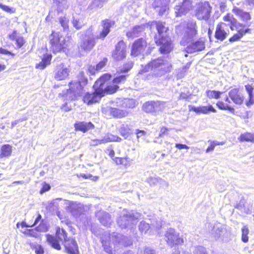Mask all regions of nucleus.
<instances>
[{"instance_id":"obj_50","label":"nucleus","mask_w":254,"mask_h":254,"mask_svg":"<svg viewBox=\"0 0 254 254\" xmlns=\"http://www.w3.org/2000/svg\"><path fill=\"white\" fill-rule=\"evenodd\" d=\"M136 134L137 137L139 138L142 136L145 135L146 134V132L144 130L137 129L136 130Z\"/></svg>"},{"instance_id":"obj_4","label":"nucleus","mask_w":254,"mask_h":254,"mask_svg":"<svg viewBox=\"0 0 254 254\" xmlns=\"http://www.w3.org/2000/svg\"><path fill=\"white\" fill-rule=\"evenodd\" d=\"M72 42L71 36L64 37L59 32L53 30L49 35L50 48L53 54L65 52Z\"/></svg>"},{"instance_id":"obj_40","label":"nucleus","mask_w":254,"mask_h":254,"mask_svg":"<svg viewBox=\"0 0 254 254\" xmlns=\"http://www.w3.org/2000/svg\"><path fill=\"white\" fill-rule=\"evenodd\" d=\"M120 134L125 138H127L128 137L129 133V129L126 127H122L120 130Z\"/></svg>"},{"instance_id":"obj_59","label":"nucleus","mask_w":254,"mask_h":254,"mask_svg":"<svg viewBox=\"0 0 254 254\" xmlns=\"http://www.w3.org/2000/svg\"><path fill=\"white\" fill-rule=\"evenodd\" d=\"M62 223H64L67 226H69L71 224V222L69 220H66L65 221H62Z\"/></svg>"},{"instance_id":"obj_13","label":"nucleus","mask_w":254,"mask_h":254,"mask_svg":"<svg viewBox=\"0 0 254 254\" xmlns=\"http://www.w3.org/2000/svg\"><path fill=\"white\" fill-rule=\"evenodd\" d=\"M198 33V27L196 21H191L188 22L186 29V33L184 36L185 41L192 40Z\"/></svg>"},{"instance_id":"obj_41","label":"nucleus","mask_w":254,"mask_h":254,"mask_svg":"<svg viewBox=\"0 0 254 254\" xmlns=\"http://www.w3.org/2000/svg\"><path fill=\"white\" fill-rule=\"evenodd\" d=\"M78 178H82L83 179H90L93 180H96L98 178L97 177H93L90 174H80L77 175Z\"/></svg>"},{"instance_id":"obj_26","label":"nucleus","mask_w":254,"mask_h":254,"mask_svg":"<svg viewBox=\"0 0 254 254\" xmlns=\"http://www.w3.org/2000/svg\"><path fill=\"white\" fill-rule=\"evenodd\" d=\"M245 87L249 96L248 100L246 102V105L250 107L254 104V88L252 85L249 84L246 85Z\"/></svg>"},{"instance_id":"obj_32","label":"nucleus","mask_w":254,"mask_h":254,"mask_svg":"<svg viewBox=\"0 0 254 254\" xmlns=\"http://www.w3.org/2000/svg\"><path fill=\"white\" fill-rule=\"evenodd\" d=\"M222 94V92L217 90H207L205 91V95L209 99H218Z\"/></svg>"},{"instance_id":"obj_43","label":"nucleus","mask_w":254,"mask_h":254,"mask_svg":"<svg viewBox=\"0 0 254 254\" xmlns=\"http://www.w3.org/2000/svg\"><path fill=\"white\" fill-rule=\"evenodd\" d=\"M171 128H167L165 127H163L160 128V132L158 135L159 137H164L165 135L168 134V131L170 130Z\"/></svg>"},{"instance_id":"obj_53","label":"nucleus","mask_w":254,"mask_h":254,"mask_svg":"<svg viewBox=\"0 0 254 254\" xmlns=\"http://www.w3.org/2000/svg\"><path fill=\"white\" fill-rule=\"evenodd\" d=\"M42 218V216L40 213L37 214V217L36 218L35 221L33 223L31 224L32 227L35 226L38 222L40 221V220Z\"/></svg>"},{"instance_id":"obj_7","label":"nucleus","mask_w":254,"mask_h":254,"mask_svg":"<svg viewBox=\"0 0 254 254\" xmlns=\"http://www.w3.org/2000/svg\"><path fill=\"white\" fill-rule=\"evenodd\" d=\"M149 44L146 38L140 37L135 40L130 46V55L136 57L142 54L147 49Z\"/></svg>"},{"instance_id":"obj_5","label":"nucleus","mask_w":254,"mask_h":254,"mask_svg":"<svg viewBox=\"0 0 254 254\" xmlns=\"http://www.w3.org/2000/svg\"><path fill=\"white\" fill-rule=\"evenodd\" d=\"M172 68L171 64L165 59L160 57L151 59L139 71L140 74L148 72L150 70H156L164 74L169 72Z\"/></svg>"},{"instance_id":"obj_33","label":"nucleus","mask_w":254,"mask_h":254,"mask_svg":"<svg viewBox=\"0 0 254 254\" xmlns=\"http://www.w3.org/2000/svg\"><path fill=\"white\" fill-rule=\"evenodd\" d=\"M218 108L221 110H228L230 112L234 113V108L228 104H225L222 101H219L216 103Z\"/></svg>"},{"instance_id":"obj_46","label":"nucleus","mask_w":254,"mask_h":254,"mask_svg":"<svg viewBox=\"0 0 254 254\" xmlns=\"http://www.w3.org/2000/svg\"><path fill=\"white\" fill-rule=\"evenodd\" d=\"M106 152H107L108 154V155L113 159L114 161V159H115V152L114 150V149L112 148V146H111L110 147L107 148L106 150Z\"/></svg>"},{"instance_id":"obj_18","label":"nucleus","mask_w":254,"mask_h":254,"mask_svg":"<svg viewBox=\"0 0 254 254\" xmlns=\"http://www.w3.org/2000/svg\"><path fill=\"white\" fill-rule=\"evenodd\" d=\"M189 108L190 111H193L197 114H208L210 112H216V110L211 105H208V106H200L198 107L190 105Z\"/></svg>"},{"instance_id":"obj_28","label":"nucleus","mask_w":254,"mask_h":254,"mask_svg":"<svg viewBox=\"0 0 254 254\" xmlns=\"http://www.w3.org/2000/svg\"><path fill=\"white\" fill-rule=\"evenodd\" d=\"M12 146L6 144L2 145L0 149V158H5L9 157L12 153Z\"/></svg>"},{"instance_id":"obj_6","label":"nucleus","mask_w":254,"mask_h":254,"mask_svg":"<svg viewBox=\"0 0 254 254\" xmlns=\"http://www.w3.org/2000/svg\"><path fill=\"white\" fill-rule=\"evenodd\" d=\"M47 242L54 249L57 250L61 249L59 241L66 242L68 239L67 233L63 228L57 227L56 230L55 236L48 234L46 236Z\"/></svg>"},{"instance_id":"obj_31","label":"nucleus","mask_w":254,"mask_h":254,"mask_svg":"<svg viewBox=\"0 0 254 254\" xmlns=\"http://www.w3.org/2000/svg\"><path fill=\"white\" fill-rule=\"evenodd\" d=\"M95 43L94 39L85 40L81 43L80 47L84 51H90L94 47Z\"/></svg>"},{"instance_id":"obj_19","label":"nucleus","mask_w":254,"mask_h":254,"mask_svg":"<svg viewBox=\"0 0 254 254\" xmlns=\"http://www.w3.org/2000/svg\"><path fill=\"white\" fill-rule=\"evenodd\" d=\"M205 49L204 42L199 39L195 42L192 43L186 48L187 52L189 53H193L201 51Z\"/></svg>"},{"instance_id":"obj_44","label":"nucleus","mask_w":254,"mask_h":254,"mask_svg":"<svg viewBox=\"0 0 254 254\" xmlns=\"http://www.w3.org/2000/svg\"><path fill=\"white\" fill-rule=\"evenodd\" d=\"M51 189V186L49 184L44 182L42 184V186L40 190V193L42 194Z\"/></svg>"},{"instance_id":"obj_58","label":"nucleus","mask_w":254,"mask_h":254,"mask_svg":"<svg viewBox=\"0 0 254 254\" xmlns=\"http://www.w3.org/2000/svg\"><path fill=\"white\" fill-rule=\"evenodd\" d=\"M247 3L249 5H254V0H246Z\"/></svg>"},{"instance_id":"obj_35","label":"nucleus","mask_w":254,"mask_h":254,"mask_svg":"<svg viewBox=\"0 0 254 254\" xmlns=\"http://www.w3.org/2000/svg\"><path fill=\"white\" fill-rule=\"evenodd\" d=\"M242 241L244 243H247L249 241L248 234L249 233V230L248 226H244L242 228Z\"/></svg>"},{"instance_id":"obj_57","label":"nucleus","mask_w":254,"mask_h":254,"mask_svg":"<svg viewBox=\"0 0 254 254\" xmlns=\"http://www.w3.org/2000/svg\"><path fill=\"white\" fill-rule=\"evenodd\" d=\"M6 68L5 64L0 63V72L5 70Z\"/></svg>"},{"instance_id":"obj_30","label":"nucleus","mask_w":254,"mask_h":254,"mask_svg":"<svg viewBox=\"0 0 254 254\" xmlns=\"http://www.w3.org/2000/svg\"><path fill=\"white\" fill-rule=\"evenodd\" d=\"M131 159L127 156L124 157H116L114 159V162L117 165L123 166L125 167L129 166L131 163Z\"/></svg>"},{"instance_id":"obj_60","label":"nucleus","mask_w":254,"mask_h":254,"mask_svg":"<svg viewBox=\"0 0 254 254\" xmlns=\"http://www.w3.org/2000/svg\"><path fill=\"white\" fill-rule=\"evenodd\" d=\"M24 182L22 181H14L13 184H22Z\"/></svg>"},{"instance_id":"obj_56","label":"nucleus","mask_w":254,"mask_h":254,"mask_svg":"<svg viewBox=\"0 0 254 254\" xmlns=\"http://www.w3.org/2000/svg\"><path fill=\"white\" fill-rule=\"evenodd\" d=\"M66 104H67L66 103H65V104H63V105L61 106V108L62 109H63V110H64V112H67V111H70V110H71V109H70V108L64 109V107H66Z\"/></svg>"},{"instance_id":"obj_39","label":"nucleus","mask_w":254,"mask_h":254,"mask_svg":"<svg viewBox=\"0 0 254 254\" xmlns=\"http://www.w3.org/2000/svg\"><path fill=\"white\" fill-rule=\"evenodd\" d=\"M23 233L27 236H30L32 237L36 238L38 235L36 229H27Z\"/></svg>"},{"instance_id":"obj_45","label":"nucleus","mask_w":254,"mask_h":254,"mask_svg":"<svg viewBox=\"0 0 254 254\" xmlns=\"http://www.w3.org/2000/svg\"><path fill=\"white\" fill-rule=\"evenodd\" d=\"M2 9L9 13H15L16 10L15 8L11 7L8 5H3Z\"/></svg>"},{"instance_id":"obj_55","label":"nucleus","mask_w":254,"mask_h":254,"mask_svg":"<svg viewBox=\"0 0 254 254\" xmlns=\"http://www.w3.org/2000/svg\"><path fill=\"white\" fill-rule=\"evenodd\" d=\"M20 225L22 227H32V225L31 224H28L26 223L25 221H22L21 222Z\"/></svg>"},{"instance_id":"obj_23","label":"nucleus","mask_w":254,"mask_h":254,"mask_svg":"<svg viewBox=\"0 0 254 254\" xmlns=\"http://www.w3.org/2000/svg\"><path fill=\"white\" fill-rule=\"evenodd\" d=\"M122 140L121 137L111 133H107L101 140H95L94 145H98L102 143H105L110 142H120Z\"/></svg>"},{"instance_id":"obj_20","label":"nucleus","mask_w":254,"mask_h":254,"mask_svg":"<svg viewBox=\"0 0 254 254\" xmlns=\"http://www.w3.org/2000/svg\"><path fill=\"white\" fill-rule=\"evenodd\" d=\"M64 246L66 253L69 254H77L78 253V247L74 240H67L65 242Z\"/></svg>"},{"instance_id":"obj_54","label":"nucleus","mask_w":254,"mask_h":254,"mask_svg":"<svg viewBox=\"0 0 254 254\" xmlns=\"http://www.w3.org/2000/svg\"><path fill=\"white\" fill-rule=\"evenodd\" d=\"M144 253H145L146 254H152L153 250L149 248H145L144 249Z\"/></svg>"},{"instance_id":"obj_21","label":"nucleus","mask_w":254,"mask_h":254,"mask_svg":"<svg viewBox=\"0 0 254 254\" xmlns=\"http://www.w3.org/2000/svg\"><path fill=\"white\" fill-rule=\"evenodd\" d=\"M74 127L75 130L85 133L90 129H93L94 125L90 122H78L74 124Z\"/></svg>"},{"instance_id":"obj_1","label":"nucleus","mask_w":254,"mask_h":254,"mask_svg":"<svg viewBox=\"0 0 254 254\" xmlns=\"http://www.w3.org/2000/svg\"><path fill=\"white\" fill-rule=\"evenodd\" d=\"M127 74L117 75L112 78V75L105 73L101 75L93 86L94 91L87 92L83 96L82 101L87 105L98 103L105 95H112L121 90L120 86L127 80Z\"/></svg>"},{"instance_id":"obj_8","label":"nucleus","mask_w":254,"mask_h":254,"mask_svg":"<svg viewBox=\"0 0 254 254\" xmlns=\"http://www.w3.org/2000/svg\"><path fill=\"white\" fill-rule=\"evenodd\" d=\"M127 48L124 40H120L115 45L112 52L111 57L115 62H119L125 60L127 57Z\"/></svg>"},{"instance_id":"obj_11","label":"nucleus","mask_w":254,"mask_h":254,"mask_svg":"<svg viewBox=\"0 0 254 254\" xmlns=\"http://www.w3.org/2000/svg\"><path fill=\"white\" fill-rule=\"evenodd\" d=\"M227 24L220 21L217 24L214 33V37L221 42L225 40L229 34V30L227 28Z\"/></svg>"},{"instance_id":"obj_10","label":"nucleus","mask_w":254,"mask_h":254,"mask_svg":"<svg viewBox=\"0 0 254 254\" xmlns=\"http://www.w3.org/2000/svg\"><path fill=\"white\" fill-rule=\"evenodd\" d=\"M7 37L10 40L14 42L15 50L23 49L26 45V38L22 36L17 30H13Z\"/></svg>"},{"instance_id":"obj_29","label":"nucleus","mask_w":254,"mask_h":254,"mask_svg":"<svg viewBox=\"0 0 254 254\" xmlns=\"http://www.w3.org/2000/svg\"><path fill=\"white\" fill-rule=\"evenodd\" d=\"M68 85L69 86L68 91L70 92H79L80 93L83 90V87L79 81H71L69 83Z\"/></svg>"},{"instance_id":"obj_16","label":"nucleus","mask_w":254,"mask_h":254,"mask_svg":"<svg viewBox=\"0 0 254 254\" xmlns=\"http://www.w3.org/2000/svg\"><path fill=\"white\" fill-rule=\"evenodd\" d=\"M115 24V21L114 20H110L108 19H105L101 21V24L103 27L102 30L99 33V35L97 36V39L104 40L108 34L110 32L111 28Z\"/></svg>"},{"instance_id":"obj_64","label":"nucleus","mask_w":254,"mask_h":254,"mask_svg":"<svg viewBox=\"0 0 254 254\" xmlns=\"http://www.w3.org/2000/svg\"><path fill=\"white\" fill-rule=\"evenodd\" d=\"M18 123V121H15L13 122H12V126H14V125H16Z\"/></svg>"},{"instance_id":"obj_27","label":"nucleus","mask_w":254,"mask_h":254,"mask_svg":"<svg viewBox=\"0 0 254 254\" xmlns=\"http://www.w3.org/2000/svg\"><path fill=\"white\" fill-rule=\"evenodd\" d=\"M239 142H249L254 143V133L245 132L242 133L238 137Z\"/></svg>"},{"instance_id":"obj_9","label":"nucleus","mask_w":254,"mask_h":254,"mask_svg":"<svg viewBox=\"0 0 254 254\" xmlns=\"http://www.w3.org/2000/svg\"><path fill=\"white\" fill-rule=\"evenodd\" d=\"M211 7L208 1L199 2L197 6L195 15L199 20H208L210 16Z\"/></svg>"},{"instance_id":"obj_34","label":"nucleus","mask_w":254,"mask_h":254,"mask_svg":"<svg viewBox=\"0 0 254 254\" xmlns=\"http://www.w3.org/2000/svg\"><path fill=\"white\" fill-rule=\"evenodd\" d=\"M208 142L210 143V145L205 150V152L207 153L212 151L216 146L222 145L225 143L224 142H218L214 140H208Z\"/></svg>"},{"instance_id":"obj_52","label":"nucleus","mask_w":254,"mask_h":254,"mask_svg":"<svg viewBox=\"0 0 254 254\" xmlns=\"http://www.w3.org/2000/svg\"><path fill=\"white\" fill-rule=\"evenodd\" d=\"M175 146L179 149H188L189 148V147L186 144L177 143V144H176Z\"/></svg>"},{"instance_id":"obj_15","label":"nucleus","mask_w":254,"mask_h":254,"mask_svg":"<svg viewBox=\"0 0 254 254\" xmlns=\"http://www.w3.org/2000/svg\"><path fill=\"white\" fill-rule=\"evenodd\" d=\"M69 70L64 63L56 66L54 71V77L58 81L64 80L69 75Z\"/></svg>"},{"instance_id":"obj_47","label":"nucleus","mask_w":254,"mask_h":254,"mask_svg":"<svg viewBox=\"0 0 254 254\" xmlns=\"http://www.w3.org/2000/svg\"><path fill=\"white\" fill-rule=\"evenodd\" d=\"M0 55H10L12 57L15 56V54L2 47H0Z\"/></svg>"},{"instance_id":"obj_63","label":"nucleus","mask_w":254,"mask_h":254,"mask_svg":"<svg viewBox=\"0 0 254 254\" xmlns=\"http://www.w3.org/2000/svg\"><path fill=\"white\" fill-rule=\"evenodd\" d=\"M225 101L226 102H228V103H230V100H229V98H228V97H226V98H225Z\"/></svg>"},{"instance_id":"obj_51","label":"nucleus","mask_w":254,"mask_h":254,"mask_svg":"<svg viewBox=\"0 0 254 254\" xmlns=\"http://www.w3.org/2000/svg\"><path fill=\"white\" fill-rule=\"evenodd\" d=\"M73 26L76 29L78 30L81 28L82 25L80 24L79 21L77 20H75L72 22Z\"/></svg>"},{"instance_id":"obj_22","label":"nucleus","mask_w":254,"mask_h":254,"mask_svg":"<svg viewBox=\"0 0 254 254\" xmlns=\"http://www.w3.org/2000/svg\"><path fill=\"white\" fill-rule=\"evenodd\" d=\"M52 57L53 56L51 54L47 53L44 54L41 59V61L36 64L35 68L40 70L45 69L48 65L51 64Z\"/></svg>"},{"instance_id":"obj_24","label":"nucleus","mask_w":254,"mask_h":254,"mask_svg":"<svg viewBox=\"0 0 254 254\" xmlns=\"http://www.w3.org/2000/svg\"><path fill=\"white\" fill-rule=\"evenodd\" d=\"M161 105L159 101H148L145 102L142 107L143 110L147 113H152L155 112L157 108Z\"/></svg>"},{"instance_id":"obj_42","label":"nucleus","mask_w":254,"mask_h":254,"mask_svg":"<svg viewBox=\"0 0 254 254\" xmlns=\"http://www.w3.org/2000/svg\"><path fill=\"white\" fill-rule=\"evenodd\" d=\"M108 62V59L106 58H103V59L99 62L96 65V68L95 69L97 71L100 70L104 66H105L107 63Z\"/></svg>"},{"instance_id":"obj_48","label":"nucleus","mask_w":254,"mask_h":254,"mask_svg":"<svg viewBox=\"0 0 254 254\" xmlns=\"http://www.w3.org/2000/svg\"><path fill=\"white\" fill-rule=\"evenodd\" d=\"M191 97L190 94H187L185 92H181L180 94L179 99V100H188Z\"/></svg>"},{"instance_id":"obj_12","label":"nucleus","mask_w":254,"mask_h":254,"mask_svg":"<svg viewBox=\"0 0 254 254\" xmlns=\"http://www.w3.org/2000/svg\"><path fill=\"white\" fill-rule=\"evenodd\" d=\"M167 243L171 246L178 245L183 243V239L179 237L178 233H177L174 229H170L165 234Z\"/></svg>"},{"instance_id":"obj_49","label":"nucleus","mask_w":254,"mask_h":254,"mask_svg":"<svg viewBox=\"0 0 254 254\" xmlns=\"http://www.w3.org/2000/svg\"><path fill=\"white\" fill-rule=\"evenodd\" d=\"M36 254H43L44 253L43 248L40 245H37L34 247Z\"/></svg>"},{"instance_id":"obj_14","label":"nucleus","mask_w":254,"mask_h":254,"mask_svg":"<svg viewBox=\"0 0 254 254\" xmlns=\"http://www.w3.org/2000/svg\"><path fill=\"white\" fill-rule=\"evenodd\" d=\"M228 95L233 102L237 105H242L245 101V96L239 88L232 89L228 92Z\"/></svg>"},{"instance_id":"obj_2","label":"nucleus","mask_w":254,"mask_h":254,"mask_svg":"<svg viewBox=\"0 0 254 254\" xmlns=\"http://www.w3.org/2000/svg\"><path fill=\"white\" fill-rule=\"evenodd\" d=\"M151 25H155L158 35L154 36V42L158 47V52L162 55H168L171 53L174 48L173 41L169 35H163L167 33L169 28L166 26V22L161 21L154 20Z\"/></svg>"},{"instance_id":"obj_25","label":"nucleus","mask_w":254,"mask_h":254,"mask_svg":"<svg viewBox=\"0 0 254 254\" xmlns=\"http://www.w3.org/2000/svg\"><path fill=\"white\" fill-rule=\"evenodd\" d=\"M109 113L110 116L116 119L123 118L127 115L126 111L114 107H111L109 109Z\"/></svg>"},{"instance_id":"obj_61","label":"nucleus","mask_w":254,"mask_h":254,"mask_svg":"<svg viewBox=\"0 0 254 254\" xmlns=\"http://www.w3.org/2000/svg\"><path fill=\"white\" fill-rule=\"evenodd\" d=\"M155 75H156L155 74H149V75H148V76L147 77V78L148 79H150V78H149V77H152V76H155Z\"/></svg>"},{"instance_id":"obj_62","label":"nucleus","mask_w":254,"mask_h":254,"mask_svg":"<svg viewBox=\"0 0 254 254\" xmlns=\"http://www.w3.org/2000/svg\"><path fill=\"white\" fill-rule=\"evenodd\" d=\"M87 30L89 31L90 32H92V31H93V27H92V26H90Z\"/></svg>"},{"instance_id":"obj_36","label":"nucleus","mask_w":254,"mask_h":254,"mask_svg":"<svg viewBox=\"0 0 254 254\" xmlns=\"http://www.w3.org/2000/svg\"><path fill=\"white\" fill-rule=\"evenodd\" d=\"M133 65V63L132 62H127L123 64V68L120 69V71L119 72L120 73H127L132 68Z\"/></svg>"},{"instance_id":"obj_3","label":"nucleus","mask_w":254,"mask_h":254,"mask_svg":"<svg viewBox=\"0 0 254 254\" xmlns=\"http://www.w3.org/2000/svg\"><path fill=\"white\" fill-rule=\"evenodd\" d=\"M222 19L224 21L228 22L230 29L232 31H236L237 33L234 34L229 39V42L234 43L239 41L247 33L250 32L249 26L245 23H242L234 17L230 12L227 13L223 16Z\"/></svg>"},{"instance_id":"obj_37","label":"nucleus","mask_w":254,"mask_h":254,"mask_svg":"<svg viewBox=\"0 0 254 254\" xmlns=\"http://www.w3.org/2000/svg\"><path fill=\"white\" fill-rule=\"evenodd\" d=\"M59 20L64 30H68L69 29V20L65 16H61Z\"/></svg>"},{"instance_id":"obj_38","label":"nucleus","mask_w":254,"mask_h":254,"mask_svg":"<svg viewBox=\"0 0 254 254\" xmlns=\"http://www.w3.org/2000/svg\"><path fill=\"white\" fill-rule=\"evenodd\" d=\"M139 26H134L132 29L131 31H127L126 33V36L128 38H131L133 39L136 37L137 36V34L138 33V32L137 30V28H138Z\"/></svg>"},{"instance_id":"obj_17","label":"nucleus","mask_w":254,"mask_h":254,"mask_svg":"<svg viewBox=\"0 0 254 254\" xmlns=\"http://www.w3.org/2000/svg\"><path fill=\"white\" fill-rule=\"evenodd\" d=\"M232 12L244 23L252 19V15L250 12L245 11L236 6L233 7Z\"/></svg>"}]
</instances>
